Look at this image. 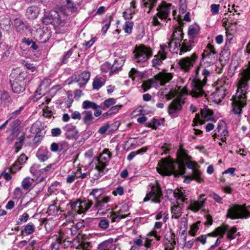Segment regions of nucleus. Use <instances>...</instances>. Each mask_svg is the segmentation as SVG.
Returning a JSON list of instances; mask_svg holds the SVG:
<instances>
[{"label": "nucleus", "instance_id": "f257e3e1", "mask_svg": "<svg viewBox=\"0 0 250 250\" xmlns=\"http://www.w3.org/2000/svg\"><path fill=\"white\" fill-rule=\"evenodd\" d=\"M177 161H174L170 157L161 159L157 167V172L163 176L183 175L186 170L185 162L190 159V156L186 150L181 147L177 152Z\"/></svg>", "mask_w": 250, "mask_h": 250}, {"label": "nucleus", "instance_id": "f03ea898", "mask_svg": "<svg viewBox=\"0 0 250 250\" xmlns=\"http://www.w3.org/2000/svg\"><path fill=\"white\" fill-rule=\"evenodd\" d=\"M240 75L237 92L231 99L232 111L238 116L241 115L242 108L246 105V94L249 87L248 82L250 81V62L248 67L244 69Z\"/></svg>", "mask_w": 250, "mask_h": 250}, {"label": "nucleus", "instance_id": "7ed1b4c3", "mask_svg": "<svg viewBox=\"0 0 250 250\" xmlns=\"http://www.w3.org/2000/svg\"><path fill=\"white\" fill-rule=\"evenodd\" d=\"M210 71L206 68L198 67L197 68L195 77L191 82L190 95L193 97L199 98L205 95L203 87L206 84L208 78L210 76Z\"/></svg>", "mask_w": 250, "mask_h": 250}, {"label": "nucleus", "instance_id": "20e7f679", "mask_svg": "<svg viewBox=\"0 0 250 250\" xmlns=\"http://www.w3.org/2000/svg\"><path fill=\"white\" fill-rule=\"evenodd\" d=\"M93 204L92 201L85 199L83 200L77 199L75 201L71 202L67 205L70 206V210L67 213L66 217L68 220L72 221L76 215L84 214Z\"/></svg>", "mask_w": 250, "mask_h": 250}, {"label": "nucleus", "instance_id": "39448f33", "mask_svg": "<svg viewBox=\"0 0 250 250\" xmlns=\"http://www.w3.org/2000/svg\"><path fill=\"white\" fill-rule=\"evenodd\" d=\"M247 208H250V205L247 207L246 205H235L228 210L227 217L232 219H247L250 217V211Z\"/></svg>", "mask_w": 250, "mask_h": 250}, {"label": "nucleus", "instance_id": "423d86ee", "mask_svg": "<svg viewBox=\"0 0 250 250\" xmlns=\"http://www.w3.org/2000/svg\"><path fill=\"white\" fill-rule=\"evenodd\" d=\"M174 196L177 201V205H173L171 207L172 217L178 219L181 216V205L187 200L185 191L177 189L174 192Z\"/></svg>", "mask_w": 250, "mask_h": 250}, {"label": "nucleus", "instance_id": "0eeeda50", "mask_svg": "<svg viewBox=\"0 0 250 250\" xmlns=\"http://www.w3.org/2000/svg\"><path fill=\"white\" fill-rule=\"evenodd\" d=\"M149 186L150 187L151 190L146 194L143 201L146 202L151 200L153 203H160L161 198L163 196L160 185L158 183L156 182L154 184H151Z\"/></svg>", "mask_w": 250, "mask_h": 250}, {"label": "nucleus", "instance_id": "6e6552de", "mask_svg": "<svg viewBox=\"0 0 250 250\" xmlns=\"http://www.w3.org/2000/svg\"><path fill=\"white\" fill-rule=\"evenodd\" d=\"M229 228L228 225H223L217 228L213 232L208 233V236L216 237L220 235L222 237L227 231V238L229 240L235 239L236 237L237 228L235 227H233L229 229Z\"/></svg>", "mask_w": 250, "mask_h": 250}, {"label": "nucleus", "instance_id": "1a4fd4ad", "mask_svg": "<svg viewBox=\"0 0 250 250\" xmlns=\"http://www.w3.org/2000/svg\"><path fill=\"white\" fill-rule=\"evenodd\" d=\"M133 53L136 62H144L152 55L151 49L143 45L136 46Z\"/></svg>", "mask_w": 250, "mask_h": 250}, {"label": "nucleus", "instance_id": "9d476101", "mask_svg": "<svg viewBox=\"0 0 250 250\" xmlns=\"http://www.w3.org/2000/svg\"><path fill=\"white\" fill-rule=\"evenodd\" d=\"M110 201V197L108 196H102L96 201L94 207L97 210V213L102 215H105L110 210L109 206L107 205Z\"/></svg>", "mask_w": 250, "mask_h": 250}, {"label": "nucleus", "instance_id": "9b49d317", "mask_svg": "<svg viewBox=\"0 0 250 250\" xmlns=\"http://www.w3.org/2000/svg\"><path fill=\"white\" fill-rule=\"evenodd\" d=\"M202 60L205 62L213 64L217 60L215 49L211 43H208L202 54Z\"/></svg>", "mask_w": 250, "mask_h": 250}, {"label": "nucleus", "instance_id": "f8f14e48", "mask_svg": "<svg viewBox=\"0 0 250 250\" xmlns=\"http://www.w3.org/2000/svg\"><path fill=\"white\" fill-rule=\"evenodd\" d=\"M171 4L168 3L165 1L162 2L157 9L158 11L157 15L160 20L164 21L165 22H167V21L170 20V19L168 18V17L171 10Z\"/></svg>", "mask_w": 250, "mask_h": 250}, {"label": "nucleus", "instance_id": "ddd939ff", "mask_svg": "<svg viewBox=\"0 0 250 250\" xmlns=\"http://www.w3.org/2000/svg\"><path fill=\"white\" fill-rule=\"evenodd\" d=\"M111 157V153L108 149H104L98 157L93 160L92 163L97 165V167L106 169V167L108 165Z\"/></svg>", "mask_w": 250, "mask_h": 250}, {"label": "nucleus", "instance_id": "4468645a", "mask_svg": "<svg viewBox=\"0 0 250 250\" xmlns=\"http://www.w3.org/2000/svg\"><path fill=\"white\" fill-rule=\"evenodd\" d=\"M198 56L194 53L190 57H185L180 60L178 64L182 70L188 72L193 66Z\"/></svg>", "mask_w": 250, "mask_h": 250}, {"label": "nucleus", "instance_id": "2eb2a0df", "mask_svg": "<svg viewBox=\"0 0 250 250\" xmlns=\"http://www.w3.org/2000/svg\"><path fill=\"white\" fill-rule=\"evenodd\" d=\"M161 49L158 54L154 56V58L152 61V65L155 68H158L162 63V62L167 58V53L165 51L168 46L166 44L160 45Z\"/></svg>", "mask_w": 250, "mask_h": 250}, {"label": "nucleus", "instance_id": "dca6fc26", "mask_svg": "<svg viewBox=\"0 0 250 250\" xmlns=\"http://www.w3.org/2000/svg\"><path fill=\"white\" fill-rule=\"evenodd\" d=\"M173 77V73L168 72L166 70H163L154 76L155 79L162 85L170 82Z\"/></svg>", "mask_w": 250, "mask_h": 250}, {"label": "nucleus", "instance_id": "f3484780", "mask_svg": "<svg viewBox=\"0 0 250 250\" xmlns=\"http://www.w3.org/2000/svg\"><path fill=\"white\" fill-rule=\"evenodd\" d=\"M47 18L49 20L48 22L53 24L54 26H63L64 25V21L61 19L60 16L56 10H51Z\"/></svg>", "mask_w": 250, "mask_h": 250}, {"label": "nucleus", "instance_id": "a211bd4d", "mask_svg": "<svg viewBox=\"0 0 250 250\" xmlns=\"http://www.w3.org/2000/svg\"><path fill=\"white\" fill-rule=\"evenodd\" d=\"M204 196V194H202L198 200L191 201L188 208L193 212L198 211L204 206L205 202L206 200Z\"/></svg>", "mask_w": 250, "mask_h": 250}, {"label": "nucleus", "instance_id": "6ab92c4d", "mask_svg": "<svg viewBox=\"0 0 250 250\" xmlns=\"http://www.w3.org/2000/svg\"><path fill=\"white\" fill-rule=\"evenodd\" d=\"M128 209V207L126 205H123L122 206V208L118 212H112L111 221L112 222H118L122 219H124L127 216V214H123L124 212L127 211Z\"/></svg>", "mask_w": 250, "mask_h": 250}, {"label": "nucleus", "instance_id": "aec40b11", "mask_svg": "<svg viewBox=\"0 0 250 250\" xmlns=\"http://www.w3.org/2000/svg\"><path fill=\"white\" fill-rule=\"evenodd\" d=\"M184 102L181 98H176L173 100L168 107V111L170 115L176 113L182 109Z\"/></svg>", "mask_w": 250, "mask_h": 250}, {"label": "nucleus", "instance_id": "412c9836", "mask_svg": "<svg viewBox=\"0 0 250 250\" xmlns=\"http://www.w3.org/2000/svg\"><path fill=\"white\" fill-rule=\"evenodd\" d=\"M66 4L61 8V12L65 15H70L73 13L76 12L77 8L73 1L71 0H65Z\"/></svg>", "mask_w": 250, "mask_h": 250}, {"label": "nucleus", "instance_id": "4be33fe9", "mask_svg": "<svg viewBox=\"0 0 250 250\" xmlns=\"http://www.w3.org/2000/svg\"><path fill=\"white\" fill-rule=\"evenodd\" d=\"M196 162L191 161L190 159L187 161V167L192 170L193 178L197 182L201 183L203 181V179L201 177V172L196 167Z\"/></svg>", "mask_w": 250, "mask_h": 250}, {"label": "nucleus", "instance_id": "5701e85b", "mask_svg": "<svg viewBox=\"0 0 250 250\" xmlns=\"http://www.w3.org/2000/svg\"><path fill=\"white\" fill-rule=\"evenodd\" d=\"M215 131L217 132L218 136L220 137L222 141H226L229 135L228 132L227 130V126L225 122L223 121L220 122Z\"/></svg>", "mask_w": 250, "mask_h": 250}, {"label": "nucleus", "instance_id": "b1692460", "mask_svg": "<svg viewBox=\"0 0 250 250\" xmlns=\"http://www.w3.org/2000/svg\"><path fill=\"white\" fill-rule=\"evenodd\" d=\"M50 156V153L47 147L45 146L40 147L36 153L37 157L42 162L46 161Z\"/></svg>", "mask_w": 250, "mask_h": 250}, {"label": "nucleus", "instance_id": "393cba45", "mask_svg": "<svg viewBox=\"0 0 250 250\" xmlns=\"http://www.w3.org/2000/svg\"><path fill=\"white\" fill-rule=\"evenodd\" d=\"M90 77V73L85 71L76 77L75 82L77 83L80 87L84 86L88 82Z\"/></svg>", "mask_w": 250, "mask_h": 250}, {"label": "nucleus", "instance_id": "a878e982", "mask_svg": "<svg viewBox=\"0 0 250 250\" xmlns=\"http://www.w3.org/2000/svg\"><path fill=\"white\" fill-rule=\"evenodd\" d=\"M64 129L66 138L68 139L77 138L78 132L76 128V126L68 124L65 126Z\"/></svg>", "mask_w": 250, "mask_h": 250}, {"label": "nucleus", "instance_id": "bb28decb", "mask_svg": "<svg viewBox=\"0 0 250 250\" xmlns=\"http://www.w3.org/2000/svg\"><path fill=\"white\" fill-rule=\"evenodd\" d=\"M55 241L52 243L51 245V250H59L60 246L63 243H65L66 239L64 238L63 234L60 233L58 235L55 236Z\"/></svg>", "mask_w": 250, "mask_h": 250}, {"label": "nucleus", "instance_id": "cd10ccee", "mask_svg": "<svg viewBox=\"0 0 250 250\" xmlns=\"http://www.w3.org/2000/svg\"><path fill=\"white\" fill-rule=\"evenodd\" d=\"M90 246L91 243L90 242L81 240L79 237H77L73 240V246L76 249L89 250L88 249L90 247Z\"/></svg>", "mask_w": 250, "mask_h": 250}, {"label": "nucleus", "instance_id": "c85d7f7f", "mask_svg": "<svg viewBox=\"0 0 250 250\" xmlns=\"http://www.w3.org/2000/svg\"><path fill=\"white\" fill-rule=\"evenodd\" d=\"M35 185V181L33 178L30 177H26L24 178L21 183V186L22 189L25 190H30Z\"/></svg>", "mask_w": 250, "mask_h": 250}, {"label": "nucleus", "instance_id": "c756f323", "mask_svg": "<svg viewBox=\"0 0 250 250\" xmlns=\"http://www.w3.org/2000/svg\"><path fill=\"white\" fill-rule=\"evenodd\" d=\"M32 130H35L36 133L33 139V143L36 145H39L42 140L44 134L40 131L37 124H35L32 125Z\"/></svg>", "mask_w": 250, "mask_h": 250}, {"label": "nucleus", "instance_id": "7c9ffc66", "mask_svg": "<svg viewBox=\"0 0 250 250\" xmlns=\"http://www.w3.org/2000/svg\"><path fill=\"white\" fill-rule=\"evenodd\" d=\"M107 170L100 167H97V165H95V168L92 169L90 171V174L92 178L94 179H98L104 175L105 171Z\"/></svg>", "mask_w": 250, "mask_h": 250}, {"label": "nucleus", "instance_id": "2f4dec72", "mask_svg": "<svg viewBox=\"0 0 250 250\" xmlns=\"http://www.w3.org/2000/svg\"><path fill=\"white\" fill-rule=\"evenodd\" d=\"M40 13L38 7L32 6L26 9V16L28 19H34L36 18Z\"/></svg>", "mask_w": 250, "mask_h": 250}, {"label": "nucleus", "instance_id": "473e14b6", "mask_svg": "<svg viewBox=\"0 0 250 250\" xmlns=\"http://www.w3.org/2000/svg\"><path fill=\"white\" fill-rule=\"evenodd\" d=\"M62 210H60L59 206L57 205V202H54L50 205L47 209V213L48 215L56 216L61 214Z\"/></svg>", "mask_w": 250, "mask_h": 250}, {"label": "nucleus", "instance_id": "72a5a7b5", "mask_svg": "<svg viewBox=\"0 0 250 250\" xmlns=\"http://www.w3.org/2000/svg\"><path fill=\"white\" fill-rule=\"evenodd\" d=\"M105 78L104 77H96L92 83L93 89L94 90H99L103 85H104L105 83Z\"/></svg>", "mask_w": 250, "mask_h": 250}, {"label": "nucleus", "instance_id": "f704fd0d", "mask_svg": "<svg viewBox=\"0 0 250 250\" xmlns=\"http://www.w3.org/2000/svg\"><path fill=\"white\" fill-rule=\"evenodd\" d=\"M25 85L23 83H18V81H14L11 83V87L13 91L16 93H20L25 90Z\"/></svg>", "mask_w": 250, "mask_h": 250}, {"label": "nucleus", "instance_id": "c9c22d12", "mask_svg": "<svg viewBox=\"0 0 250 250\" xmlns=\"http://www.w3.org/2000/svg\"><path fill=\"white\" fill-rule=\"evenodd\" d=\"M119 68L113 64L111 67L110 66V64L108 63L105 62L101 66V70L102 72L106 73L108 71H110L109 74L110 75H113L115 73L116 70H118Z\"/></svg>", "mask_w": 250, "mask_h": 250}, {"label": "nucleus", "instance_id": "e433bc0d", "mask_svg": "<svg viewBox=\"0 0 250 250\" xmlns=\"http://www.w3.org/2000/svg\"><path fill=\"white\" fill-rule=\"evenodd\" d=\"M116 247L112 242L105 241L100 244L97 250H115Z\"/></svg>", "mask_w": 250, "mask_h": 250}, {"label": "nucleus", "instance_id": "4c0bfd02", "mask_svg": "<svg viewBox=\"0 0 250 250\" xmlns=\"http://www.w3.org/2000/svg\"><path fill=\"white\" fill-rule=\"evenodd\" d=\"M169 50L173 53H178V51H180L181 42L171 40L168 42Z\"/></svg>", "mask_w": 250, "mask_h": 250}, {"label": "nucleus", "instance_id": "58836bf2", "mask_svg": "<svg viewBox=\"0 0 250 250\" xmlns=\"http://www.w3.org/2000/svg\"><path fill=\"white\" fill-rule=\"evenodd\" d=\"M183 32L180 28H176L173 32L172 39L181 42L183 39Z\"/></svg>", "mask_w": 250, "mask_h": 250}, {"label": "nucleus", "instance_id": "ea45409f", "mask_svg": "<svg viewBox=\"0 0 250 250\" xmlns=\"http://www.w3.org/2000/svg\"><path fill=\"white\" fill-rule=\"evenodd\" d=\"M201 115L204 121L214 120L213 112L210 109L202 110L201 111Z\"/></svg>", "mask_w": 250, "mask_h": 250}, {"label": "nucleus", "instance_id": "a19ab883", "mask_svg": "<svg viewBox=\"0 0 250 250\" xmlns=\"http://www.w3.org/2000/svg\"><path fill=\"white\" fill-rule=\"evenodd\" d=\"M109 220L107 218L102 217L99 219L98 227L101 230H105L109 227Z\"/></svg>", "mask_w": 250, "mask_h": 250}, {"label": "nucleus", "instance_id": "79ce46f5", "mask_svg": "<svg viewBox=\"0 0 250 250\" xmlns=\"http://www.w3.org/2000/svg\"><path fill=\"white\" fill-rule=\"evenodd\" d=\"M193 42L191 40H190L188 42L184 41L180 46V54L182 55L183 53L190 51L192 48L191 44Z\"/></svg>", "mask_w": 250, "mask_h": 250}, {"label": "nucleus", "instance_id": "37998d69", "mask_svg": "<svg viewBox=\"0 0 250 250\" xmlns=\"http://www.w3.org/2000/svg\"><path fill=\"white\" fill-rule=\"evenodd\" d=\"M104 193V190L103 188H94L92 189L89 195L92 196L95 201H97L103 196Z\"/></svg>", "mask_w": 250, "mask_h": 250}, {"label": "nucleus", "instance_id": "c03bdc74", "mask_svg": "<svg viewBox=\"0 0 250 250\" xmlns=\"http://www.w3.org/2000/svg\"><path fill=\"white\" fill-rule=\"evenodd\" d=\"M136 10L133 8H128L123 13V16L125 20L132 19L133 15L136 13Z\"/></svg>", "mask_w": 250, "mask_h": 250}, {"label": "nucleus", "instance_id": "a18cd8bd", "mask_svg": "<svg viewBox=\"0 0 250 250\" xmlns=\"http://www.w3.org/2000/svg\"><path fill=\"white\" fill-rule=\"evenodd\" d=\"M82 106L83 109L91 108L92 109H97L100 107L95 103L89 101H83Z\"/></svg>", "mask_w": 250, "mask_h": 250}, {"label": "nucleus", "instance_id": "49530a36", "mask_svg": "<svg viewBox=\"0 0 250 250\" xmlns=\"http://www.w3.org/2000/svg\"><path fill=\"white\" fill-rule=\"evenodd\" d=\"M21 42L22 43H25L26 45L30 46L34 50H36L38 49V46L36 44V42L28 38H23Z\"/></svg>", "mask_w": 250, "mask_h": 250}, {"label": "nucleus", "instance_id": "de8ad7c7", "mask_svg": "<svg viewBox=\"0 0 250 250\" xmlns=\"http://www.w3.org/2000/svg\"><path fill=\"white\" fill-rule=\"evenodd\" d=\"M84 113L85 115L83 118V122L84 124L89 125L94 119V117L90 111H85Z\"/></svg>", "mask_w": 250, "mask_h": 250}, {"label": "nucleus", "instance_id": "09e8293b", "mask_svg": "<svg viewBox=\"0 0 250 250\" xmlns=\"http://www.w3.org/2000/svg\"><path fill=\"white\" fill-rule=\"evenodd\" d=\"M143 5L146 8H148L147 13H149L151 9L156 5L157 0H142Z\"/></svg>", "mask_w": 250, "mask_h": 250}, {"label": "nucleus", "instance_id": "8fccbe9b", "mask_svg": "<svg viewBox=\"0 0 250 250\" xmlns=\"http://www.w3.org/2000/svg\"><path fill=\"white\" fill-rule=\"evenodd\" d=\"M35 230V227L32 223H29L25 226L22 232L26 234L29 235L32 234Z\"/></svg>", "mask_w": 250, "mask_h": 250}, {"label": "nucleus", "instance_id": "3c124183", "mask_svg": "<svg viewBox=\"0 0 250 250\" xmlns=\"http://www.w3.org/2000/svg\"><path fill=\"white\" fill-rule=\"evenodd\" d=\"M103 23L104 24L102 27V31L103 35H104L110 26L111 19L110 18H106L104 20Z\"/></svg>", "mask_w": 250, "mask_h": 250}, {"label": "nucleus", "instance_id": "603ef678", "mask_svg": "<svg viewBox=\"0 0 250 250\" xmlns=\"http://www.w3.org/2000/svg\"><path fill=\"white\" fill-rule=\"evenodd\" d=\"M24 138V137L23 136H20L19 139V141L15 143L14 148L15 150V152L16 153H18L23 146Z\"/></svg>", "mask_w": 250, "mask_h": 250}, {"label": "nucleus", "instance_id": "864d4df0", "mask_svg": "<svg viewBox=\"0 0 250 250\" xmlns=\"http://www.w3.org/2000/svg\"><path fill=\"white\" fill-rule=\"evenodd\" d=\"M159 18L157 16V14L152 17L151 23L153 26H163L166 24L167 22H165L164 21H162L161 20H159Z\"/></svg>", "mask_w": 250, "mask_h": 250}, {"label": "nucleus", "instance_id": "5fc2aeb1", "mask_svg": "<svg viewBox=\"0 0 250 250\" xmlns=\"http://www.w3.org/2000/svg\"><path fill=\"white\" fill-rule=\"evenodd\" d=\"M27 76L26 73L24 72H21L19 74V75L15 78V81H18V83H23L25 84V80Z\"/></svg>", "mask_w": 250, "mask_h": 250}, {"label": "nucleus", "instance_id": "6e6d98bb", "mask_svg": "<svg viewBox=\"0 0 250 250\" xmlns=\"http://www.w3.org/2000/svg\"><path fill=\"white\" fill-rule=\"evenodd\" d=\"M154 83V81L151 79L144 82L142 85V87L143 89V92H145L149 90L151 87L152 85Z\"/></svg>", "mask_w": 250, "mask_h": 250}, {"label": "nucleus", "instance_id": "4d7b16f0", "mask_svg": "<svg viewBox=\"0 0 250 250\" xmlns=\"http://www.w3.org/2000/svg\"><path fill=\"white\" fill-rule=\"evenodd\" d=\"M200 223V222H197L191 226L190 229L188 232L190 235L192 236H194L195 235L196 232L199 229V224Z\"/></svg>", "mask_w": 250, "mask_h": 250}, {"label": "nucleus", "instance_id": "13d9d810", "mask_svg": "<svg viewBox=\"0 0 250 250\" xmlns=\"http://www.w3.org/2000/svg\"><path fill=\"white\" fill-rule=\"evenodd\" d=\"M51 83V80L50 79H44L41 82L40 87L41 89H45L50 85Z\"/></svg>", "mask_w": 250, "mask_h": 250}, {"label": "nucleus", "instance_id": "bf43d9fd", "mask_svg": "<svg viewBox=\"0 0 250 250\" xmlns=\"http://www.w3.org/2000/svg\"><path fill=\"white\" fill-rule=\"evenodd\" d=\"M133 23L130 21H126L124 26V29L125 33L130 34L132 32Z\"/></svg>", "mask_w": 250, "mask_h": 250}, {"label": "nucleus", "instance_id": "052dcab7", "mask_svg": "<svg viewBox=\"0 0 250 250\" xmlns=\"http://www.w3.org/2000/svg\"><path fill=\"white\" fill-rule=\"evenodd\" d=\"M76 171L72 173L71 174L68 175L66 178V182L68 184L73 183L76 179L78 178Z\"/></svg>", "mask_w": 250, "mask_h": 250}, {"label": "nucleus", "instance_id": "680f3d73", "mask_svg": "<svg viewBox=\"0 0 250 250\" xmlns=\"http://www.w3.org/2000/svg\"><path fill=\"white\" fill-rule=\"evenodd\" d=\"M175 244V240H172V241L168 240V242H167L165 244V250H173Z\"/></svg>", "mask_w": 250, "mask_h": 250}, {"label": "nucleus", "instance_id": "e2e57ef3", "mask_svg": "<svg viewBox=\"0 0 250 250\" xmlns=\"http://www.w3.org/2000/svg\"><path fill=\"white\" fill-rule=\"evenodd\" d=\"M198 33V29L197 28L194 27L192 26H191L189 27L188 30V34L190 37L193 38Z\"/></svg>", "mask_w": 250, "mask_h": 250}, {"label": "nucleus", "instance_id": "0e129e2a", "mask_svg": "<svg viewBox=\"0 0 250 250\" xmlns=\"http://www.w3.org/2000/svg\"><path fill=\"white\" fill-rule=\"evenodd\" d=\"M115 99L112 98L105 100L104 102V104L105 107L109 108L114 105L115 104Z\"/></svg>", "mask_w": 250, "mask_h": 250}, {"label": "nucleus", "instance_id": "69168bd1", "mask_svg": "<svg viewBox=\"0 0 250 250\" xmlns=\"http://www.w3.org/2000/svg\"><path fill=\"white\" fill-rule=\"evenodd\" d=\"M23 107H21L19 109L15 110V111L12 112L11 113L8 115L9 121L13 118H16L21 113V111L22 110Z\"/></svg>", "mask_w": 250, "mask_h": 250}, {"label": "nucleus", "instance_id": "338daca9", "mask_svg": "<svg viewBox=\"0 0 250 250\" xmlns=\"http://www.w3.org/2000/svg\"><path fill=\"white\" fill-rule=\"evenodd\" d=\"M29 218V215L26 213H24L21 215L18 220L17 221L18 224H21L22 222H26Z\"/></svg>", "mask_w": 250, "mask_h": 250}, {"label": "nucleus", "instance_id": "774afa93", "mask_svg": "<svg viewBox=\"0 0 250 250\" xmlns=\"http://www.w3.org/2000/svg\"><path fill=\"white\" fill-rule=\"evenodd\" d=\"M27 160V157L26 156V155L24 154H22L20 156L15 163H16V164L21 165L25 163Z\"/></svg>", "mask_w": 250, "mask_h": 250}]
</instances>
